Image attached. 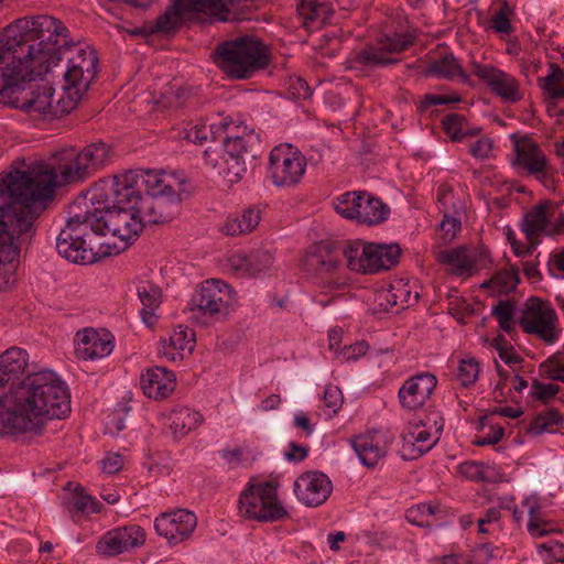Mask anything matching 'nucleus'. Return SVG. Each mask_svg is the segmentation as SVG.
<instances>
[{
  "label": "nucleus",
  "instance_id": "603ef678",
  "mask_svg": "<svg viewBox=\"0 0 564 564\" xmlns=\"http://www.w3.org/2000/svg\"><path fill=\"white\" fill-rule=\"evenodd\" d=\"M479 371V364L475 358L463 359L458 366L457 379L464 387H469L478 379Z\"/></svg>",
  "mask_w": 564,
  "mask_h": 564
},
{
  "label": "nucleus",
  "instance_id": "0e129e2a",
  "mask_svg": "<svg viewBox=\"0 0 564 564\" xmlns=\"http://www.w3.org/2000/svg\"><path fill=\"white\" fill-rule=\"evenodd\" d=\"M102 470L109 475L118 473L123 466V458L119 454H109L101 460Z\"/></svg>",
  "mask_w": 564,
  "mask_h": 564
},
{
  "label": "nucleus",
  "instance_id": "79ce46f5",
  "mask_svg": "<svg viewBox=\"0 0 564 564\" xmlns=\"http://www.w3.org/2000/svg\"><path fill=\"white\" fill-rule=\"evenodd\" d=\"M563 415L555 409H549L536 414L527 427V434L541 435L545 432L553 433L554 426L563 423Z\"/></svg>",
  "mask_w": 564,
  "mask_h": 564
},
{
  "label": "nucleus",
  "instance_id": "f8f14e48",
  "mask_svg": "<svg viewBox=\"0 0 564 564\" xmlns=\"http://www.w3.org/2000/svg\"><path fill=\"white\" fill-rule=\"evenodd\" d=\"M444 429V419L438 412H431L425 422L421 421L402 435L399 449L403 460H414L431 451L440 440Z\"/></svg>",
  "mask_w": 564,
  "mask_h": 564
},
{
  "label": "nucleus",
  "instance_id": "680f3d73",
  "mask_svg": "<svg viewBox=\"0 0 564 564\" xmlns=\"http://www.w3.org/2000/svg\"><path fill=\"white\" fill-rule=\"evenodd\" d=\"M492 29L501 34H510L512 32L511 22L503 9H500L491 19Z\"/></svg>",
  "mask_w": 564,
  "mask_h": 564
},
{
  "label": "nucleus",
  "instance_id": "a19ab883",
  "mask_svg": "<svg viewBox=\"0 0 564 564\" xmlns=\"http://www.w3.org/2000/svg\"><path fill=\"white\" fill-rule=\"evenodd\" d=\"M183 17L180 6L175 0L169 6L165 11L160 14L152 24L148 25L150 34L163 33L170 34L175 32L180 24L181 18Z\"/></svg>",
  "mask_w": 564,
  "mask_h": 564
},
{
  "label": "nucleus",
  "instance_id": "58836bf2",
  "mask_svg": "<svg viewBox=\"0 0 564 564\" xmlns=\"http://www.w3.org/2000/svg\"><path fill=\"white\" fill-rule=\"evenodd\" d=\"M365 192H346L334 198V207L337 214L347 218L359 221Z\"/></svg>",
  "mask_w": 564,
  "mask_h": 564
},
{
  "label": "nucleus",
  "instance_id": "c9c22d12",
  "mask_svg": "<svg viewBox=\"0 0 564 564\" xmlns=\"http://www.w3.org/2000/svg\"><path fill=\"white\" fill-rule=\"evenodd\" d=\"M65 505L73 517L99 513L104 508L102 503L95 497L87 495L80 485L77 486L74 496Z\"/></svg>",
  "mask_w": 564,
  "mask_h": 564
},
{
  "label": "nucleus",
  "instance_id": "20e7f679",
  "mask_svg": "<svg viewBox=\"0 0 564 564\" xmlns=\"http://www.w3.org/2000/svg\"><path fill=\"white\" fill-rule=\"evenodd\" d=\"M69 412L68 388L57 373L33 372L0 395V435L35 431L39 419H62Z\"/></svg>",
  "mask_w": 564,
  "mask_h": 564
},
{
  "label": "nucleus",
  "instance_id": "338daca9",
  "mask_svg": "<svg viewBox=\"0 0 564 564\" xmlns=\"http://www.w3.org/2000/svg\"><path fill=\"white\" fill-rule=\"evenodd\" d=\"M289 447H290V451L285 453V459L289 462H295V463L302 462L306 458V456L308 454L307 446H303V445L296 444L294 442H291Z\"/></svg>",
  "mask_w": 564,
  "mask_h": 564
},
{
  "label": "nucleus",
  "instance_id": "4c0bfd02",
  "mask_svg": "<svg viewBox=\"0 0 564 564\" xmlns=\"http://www.w3.org/2000/svg\"><path fill=\"white\" fill-rule=\"evenodd\" d=\"M390 207L381 198L366 194L359 223L365 225H378L388 219Z\"/></svg>",
  "mask_w": 564,
  "mask_h": 564
},
{
  "label": "nucleus",
  "instance_id": "423d86ee",
  "mask_svg": "<svg viewBox=\"0 0 564 564\" xmlns=\"http://www.w3.org/2000/svg\"><path fill=\"white\" fill-rule=\"evenodd\" d=\"M226 131L223 139V154L219 156L216 149L207 148L204 151L206 164L218 169L231 183L240 181L247 172V162H253L261 154V139L253 129L236 126L237 132L231 130V123H219Z\"/></svg>",
  "mask_w": 564,
  "mask_h": 564
},
{
  "label": "nucleus",
  "instance_id": "a211bd4d",
  "mask_svg": "<svg viewBox=\"0 0 564 564\" xmlns=\"http://www.w3.org/2000/svg\"><path fill=\"white\" fill-rule=\"evenodd\" d=\"M471 70L502 101L517 104L523 98L519 80L505 70L478 62L471 64Z\"/></svg>",
  "mask_w": 564,
  "mask_h": 564
},
{
  "label": "nucleus",
  "instance_id": "3c124183",
  "mask_svg": "<svg viewBox=\"0 0 564 564\" xmlns=\"http://www.w3.org/2000/svg\"><path fill=\"white\" fill-rule=\"evenodd\" d=\"M323 406L326 410L327 417H333L338 413L343 405V394L338 387L326 386L323 393Z\"/></svg>",
  "mask_w": 564,
  "mask_h": 564
},
{
  "label": "nucleus",
  "instance_id": "aec40b11",
  "mask_svg": "<svg viewBox=\"0 0 564 564\" xmlns=\"http://www.w3.org/2000/svg\"><path fill=\"white\" fill-rule=\"evenodd\" d=\"M145 538V531L139 524H126L102 534L96 544V551L100 555L116 556L140 547Z\"/></svg>",
  "mask_w": 564,
  "mask_h": 564
},
{
  "label": "nucleus",
  "instance_id": "5701e85b",
  "mask_svg": "<svg viewBox=\"0 0 564 564\" xmlns=\"http://www.w3.org/2000/svg\"><path fill=\"white\" fill-rule=\"evenodd\" d=\"M293 490L301 503L314 508L322 506L328 499L333 491V484L326 474L312 470L296 478Z\"/></svg>",
  "mask_w": 564,
  "mask_h": 564
},
{
  "label": "nucleus",
  "instance_id": "8fccbe9b",
  "mask_svg": "<svg viewBox=\"0 0 564 564\" xmlns=\"http://www.w3.org/2000/svg\"><path fill=\"white\" fill-rule=\"evenodd\" d=\"M460 101H462L460 96H458L456 94H452V95L426 94L416 104V110L420 113H426L432 107L441 106V105L457 104Z\"/></svg>",
  "mask_w": 564,
  "mask_h": 564
},
{
  "label": "nucleus",
  "instance_id": "4468645a",
  "mask_svg": "<svg viewBox=\"0 0 564 564\" xmlns=\"http://www.w3.org/2000/svg\"><path fill=\"white\" fill-rule=\"evenodd\" d=\"M557 315L546 302L536 300L532 302L519 318V325L524 333L535 335L547 345L554 344L561 334L556 327Z\"/></svg>",
  "mask_w": 564,
  "mask_h": 564
},
{
  "label": "nucleus",
  "instance_id": "72a5a7b5",
  "mask_svg": "<svg viewBox=\"0 0 564 564\" xmlns=\"http://www.w3.org/2000/svg\"><path fill=\"white\" fill-rule=\"evenodd\" d=\"M538 85L549 104L564 99V70L557 64L549 65V74L545 77H539Z\"/></svg>",
  "mask_w": 564,
  "mask_h": 564
},
{
  "label": "nucleus",
  "instance_id": "a18cd8bd",
  "mask_svg": "<svg viewBox=\"0 0 564 564\" xmlns=\"http://www.w3.org/2000/svg\"><path fill=\"white\" fill-rule=\"evenodd\" d=\"M216 123H197L186 128L183 131L182 138L196 144H204L208 141H215L216 137Z\"/></svg>",
  "mask_w": 564,
  "mask_h": 564
},
{
  "label": "nucleus",
  "instance_id": "2eb2a0df",
  "mask_svg": "<svg viewBox=\"0 0 564 564\" xmlns=\"http://www.w3.org/2000/svg\"><path fill=\"white\" fill-rule=\"evenodd\" d=\"M307 264L314 271L315 283L326 291L343 290L346 282L337 275L341 268V257L335 241L318 247V253L308 258Z\"/></svg>",
  "mask_w": 564,
  "mask_h": 564
},
{
  "label": "nucleus",
  "instance_id": "e433bc0d",
  "mask_svg": "<svg viewBox=\"0 0 564 564\" xmlns=\"http://www.w3.org/2000/svg\"><path fill=\"white\" fill-rule=\"evenodd\" d=\"M259 221L260 212L254 208H248L239 216H229L223 230L228 236H239L251 232L258 226Z\"/></svg>",
  "mask_w": 564,
  "mask_h": 564
},
{
  "label": "nucleus",
  "instance_id": "cd10ccee",
  "mask_svg": "<svg viewBox=\"0 0 564 564\" xmlns=\"http://www.w3.org/2000/svg\"><path fill=\"white\" fill-rule=\"evenodd\" d=\"M295 7L303 28L308 31L318 30L330 23L335 13L333 4L328 1L296 0Z\"/></svg>",
  "mask_w": 564,
  "mask_h": 564
},
{
  "label": "nucleus",
  "instance_id": "5fc2aeb1",
  "mask_svg": "<svg viewBox=\"0 0 564 564\" xmlns=\"http://www.w3.org/2000/svg\"><path fill=\"white\" fill-rule=\"evenodd\" d=\"M458 471L466 479L471 481H487L485 465L481 462L468 460L458 465Z\"/></svg>",
  "mask_w": 564,
  "mask_h": 564
},
{
  "label": "nucleus",
  "instance_id": "09e8293b",
  "mask_svg": "<svg viewBox=\"0 0 564 564\" xmlns=\"http://www.w3.org/2000/svg\"><path fill=\"white\" fill-rule=\"evenodd\" d=\"M513 312L514 305L509 301H499L491 310L501 329L508 334L513 329Z\"/></svg>",
  "mask_w": 564,
  "mask_h": 564
},
{
  "label": "nucleus",
  "instance_id": "0eeeda50",
  "mask_svg": "<svg viewBox=\"0 0 564 564\" xmlns=\"http://www.w3.org/2000/svg\"><path fill=\"white\" fill-rule=\"evenodd\" d=\"M270 47L258 36L241 34L215 48V62L227 77L245 80L254 77L271 64Z\"/></svg>",
  "mask_w": 564,
  "mask_h": 564
},
{
  "label": "nucleus",
  "instance_id": "e2e57ef3",
  "mask_svg": "<svg viewBox=\"0 0 564 564\" xmlns=\"http://www.w3.org/2000/svg\"><path fill=\"white\" fill-rule=\"evenodd\" d=\"M505 435V429L502 426H491L490 431L485 434L481 438L475 441L477 446L495 445L501 441Z\"/></svg>",
  "mask_w": 564,
  "mask_h": 564
},
{
  "label": "nucleus",
  "instance_id": "4d7b16f0",
  "mask_svg": "<svg viewBox=\"0 0 564 564\" xmlns=\"http://www.w3.org/2000/svg\"><path fill=\"white\" fill-rule=\"evenodd\" d=\"M560 391V386L554 383H543L536 379L533 380L531 386V395L542 402L553 399Z\"/></svg>",
  "mask_w": 564,
  "mask_h": 564
},
{
  "label": "nucleus",
  "instance_id": "49530a36",
  "mask_svg": "<svg viewBox=\"0 0 564 564\" xmlns=\"http://www.w3.org/2000/svg\"><path fill=\"white\" fill-rule=\"evenodd\" d=\"M544 376L553 381L564 383V351H556L540 366Z\"/></svg>",
  "mask_w": 564,
  "mask_h": 564
},
{
  "label": "nucleus",
  "instance_id": "b1692460",
  "mask_svg": "<svg viewBox=\"0 0 564 564\" xmlns=\"http://www.w3.org/2000/svg\"><path fill=\"white\" fill-rule=\"evenodd\" d=\"M115 348L113 335L106 330L85 328L77 332L75 354L80 360H96L109 356Z\"/></svg>",
  "mask_w": 564,
  "mask_h": 564
},
{
  "label": "nucleus",
  "instance_id": "774afa93",
  "mask_svg": "<svg viewBox=\"0 0 564 564\" xmlns=\"http://www.w3.org/2000/svg\"><path fill=\"white\" fill-rule=\"evenodd\" d=\"M498 356L508 366L520 364L523 360L511 345H508L503 349H499Z\"/></svg>",
  "mask_w": 564,
  "mask_h": 564
},
{
  "label": "nucleus",
  "instance_id": "7c9ffc66",
  "mask_svg": "<svg viewBox=\"0 0 564 564\" xmlns=\"http://www.w3.org/2000/svg\"><path fill=\"white\" fill-rule=\"evenodd\" d=\"M424 73L430 77L448 80H453L456 77H459L463 83H468L469 80L468 74L465 73L453 53L430 61Z\"/></svg>",
  "mask_w": 564,
  "mask_h": 564
},
{
  "label": "nucleus",
  "instance_id": "f3484780",
  "mask_svg": "<svg viewBox=\"0 0 564 564\" xmlns=\"http://www.w3.org/2000/svg\"><path fill=\"white\" fill-rule=\"evenodd\" d=\"M394 440L395 436L390 430L377 429L356 435L349 442L360 463L373 468L387 456Z\"/></svg>",
  "mask_w": 564,
  "mask_h": 564
},
{
  "label": "nucleus",
  "instance_id": "393cba45",
  "mask_svg": "<svg viewBox=\"0 0 564 564\" xmlns=\"http://www.w3.org/2000/svg\"><path fill=\"white\" fill-rule=\"evenodd\" d=\"M182 14L204 13L212 21H228L229 14L247 7L248 0H175Z\"/></svg>",
  "mask_w": 564,
  "mask_h": 564
},
{
  "label": "nucleus",
  "instance_id": "9d476101",
  "mask_svg": "<svg viewBox=\"0 0 564 564\" xmlns=\"http://www.w3.org/2000/svg\"><path fill=\"white\" fill-rule=\"evenodd\" d=\"M231 289L220 280L204 281L187 303L191 318L203 326L224 321L231 311Z\"/></svg>",
  "mask_w": 564,
  "mask_h": 564
},
{
  "label": "nucleus",
  "instance_id": "2f4dec72",
  "mask_svg": "<svg viewBox=\"0 0 564 564\" xmlns=\"http://www.w3.org/2000/svg\"><path fill=\"white\" fill-rule=\"evenodd\" d=\"M138 297L142 304L140 315L143 323L148 326H152L156 323L155 311L162 303L161 289L150 282H141L137 288Z\"/></svg>",
  "mask_w": 564,
  "mask_h": 564
},
{
  "label": "nucleus",
  "instance_id": "412c9836",
  "mask_svg": "<svg viewBox=\"0 0 564 564\" xmlns=\"http://www.w3.org/2000/svg\"><path fill=\"white\" fill-rule=\"evenodd\" d=\"M436 386V376L429 371L409 377L398 390L400 406L408 412L422 409L431 399Z\"/></svg>",
  "mask_w": 564,
  "mask_h": 564
},
{
  "label": "nucleus",
  "instance_id": "f704fd0d",
  "mask_svg": "<svg viewBox=\"0 0 564 564\" xmlns=\"http://www.w3.org/2000/svg\"><path fill=\"white\" fill-rule=\"evenodd\" d=\"M29 355L26 350L19 347H11L0 356V370L8 381L14 380L22 375L28 366Z\"/></svg>",
  "mask_w": 564,
  "mask_h": 564
},
{
  "label": "nucleus",
  "instance_id": "39448f33",
  "mask_svg": "<svg viewBox=\"0 0 564 564\" xmlns=\"http://www.w3.org/2000/svg\"><path fill=\"white\" fill-rule=\"evenodd\" d=\"M192 189V183L184 173L156 170L148 180V191L139 207L143 223L160 225L171 221Z\"/></svg>",
  "mask_w": 564,
  "mask_h": 564
},
{
  "label": "nucleus",
  "instance_id": "bf43d9fd",
  "mask_svg": "<svg viewBox=\"0 0 564 564\" xmlns=\"http://www.w3.org/2000/svg\"><path fill=\"white\" fill-rule=\"evenodd\" d=\"M547 271L554 278L564 279V248L551 253L547 261Z\"/></svg>",
  "mask_w": 564,
  "mask_h": 564
},
{
  "label": "nucleus",
  "instance_id": "ddd939ff",
  "mask_svg": "<svg viewBox=\"0 0 564 564\" xmlns=\"http://www.w3.org/2000/svg\"><path fill=\"white\" fill-rule=\"evenodd\" d=\"M413 40L408 34L395 33L391 36L380 37L376 46H367L357 52L351 63L354 68L366 67L369 69L388 67L400 62L395 57L389 56L390 53H401L408 50Z\"/></svg>",
  "mask_w": 564,
  "mask_h": 564
},
{
  "label": "nucleus",
  "instance_id": "7ed1b4c3",
  "mask_svg": "<svg viewBox=\"0 0 564 564\" xmlns=\"http://www.w3.org/2000/svg\"><path fill=\"white\" fill-rule=\"evenodd\" d=\"M143 227L139 208L132 205L94 210L90 204L75 202L66 225L56 237V250L69 262L94 263L99 259L94 243L97 236L111 234L127 246L135 240Z\"/></svg>",
  "mask_w": 564,
  "mask_h": 564
},
{
  "label": "nucleus",
  "instance_id": "c85d7f7f",
  "mask_svg": "<svg viewBox=\"0 0 564 564\" xmlns=\"http://www.w3.org/2000/svg\"><path fill=\"white\" fill-rule=\"evenodd\" d=\"M400 256L401 248L397 243L379 245L369 242L367 274L391 269L399 262Z\"/></svg>",
  "mask_w": 564,
  "mask_h": 564
},
{
  "label": "nucleus",
  "instance_id": "864d4df0",
  "mask_svg": "<svg viewBox=\"0 0 564 564\" xmlns=\"http://www.w3.org/2000/svg\"><path fill=\"white\" fill-rule=\"evenodd\" d=\"M523 506L528 507L530 520L528 522L527 529L528 532L534 538H542L547 534V531L541 529V520L536 517L538 510H540V506L536 500L527 498L523 501Z\"/></svg>",
  "mask_w": 564,
  "mask_h": 564
},
{
  "label": "nucleus",
  "instance_id": "de8ad7c7",
  "mask_svg": "<svg viewBox=\"0 0 564 564\" xmlns=\"http://www.w3.org/2000/svg\"><path fill=\"white\" fill-rule=\"evenodd\" d=\"M465 122L466 118L463 115L449 113L442 119V128L452 141L460 142L465 138Z\"/></svg>",
  "mask_w": 564,
  "mask_h": 564
},
{
  "label": "nucleus",
  "instance_id": "6e6d98bb",
  "mask_svg": "<svg viewBox=\"0 0 564 564\" xmlns=\"http://www.w3.org/2000/svg\"><path fill=\"white\" fill-rule=\"evenodd\" d=\"M369 349V345L365 340L356 341L354 344L345 345L338 350L337 358L341 361H355L365 356Z\"/></svg>",
  "mask_w": 564,
  "mask_h": 564
},
{
  "label": "nucleus",
  "instance_id": "a878e982",
  "mask_svg": "<svg viewBox=\"0 0 564 564\" xmlns=\"http://www.w3.org/2000/svg\"><path fill=\"white\" fill-rule=\"evenodd\" d=\"M140 381L144 394L155 400L169 397L176 386L174 373L159 366L147 369Z\"/></svg>",
  "mask_w": 564,
  "mask_h": 564
},
{
  "label": "nucleus",
  "instance_id": "4be33fe9",
  "mask_svg": "<svg viewBox=\"0 0 564 564\" xmlns=\"http://www.w3.org/2000/svg\"><path fill=\"white\" fill-rule=\"evenodd\" d=\"M436 260L449 268V272L457 276H469L474 271L488 267L491 262L485 249L470 251L465 246L441 250Z\"/></svg>",
  "mask_w": 564,
  "mask_h": 564
},
{
  "label": "nucleus",
  "instance_id": "f03ea898",
  "mask_svg": "<svg viewBox=\"0 0 564 564\" xmlns=\"http://www.w3.org/2000/svg\"><path fill=\"white\" fill-rule=\"evenodd\" d=\"M112 150L104 141L93 142L69 153L57 167L40 166L33 174L10 171L0 178V291L17 282L21 242L30 241L36 214L33 205L54 196L57 187L86 181L111 160Z\"/></svg>",
  "mask_w": 564,
  "mask_h": 564
},
{
  "label": "nucleus",
  "instance_id": "473e14b6",
  "mask_svg": "<svg viewBox=\"0 0 564 564\" xmlns=\"http://www.w3.org/2000/svg\"><path fill=\"white\" fill-rule=\"evenodd\" d=\"M203 422V415L188 406H175L170 414V429L180 438L195 430Z\"/></svg>",
  "mask_w": 564,
  "mask_h": 564
},
{
  "label": "nucleus",
  "instance_id": "13d9d810",
  "mask_svg": "<svg viewBox=\"0 0 564 564\" xmlns=\"http://www.w3.org/2000/svg\"><path fill=\"white\" fill-rule=\"evenodd\" d=\"M289 93L295 99H308L313 91L305 79L301 77L290 78Z\"/></svg>",
  "mask_w": 564,
  "mask_h": 564
},
{
  "label": "nucleus",
  "instance_id": "c756f323",
  "mask_svg": "<svg viewBox=\"0 0 564 564\" xmlns=\"http://www.w3.org/2000/svg\"><path fill=\"white\" fill-rule=\"evenodd\" d=\"M369 242L360 239L335 241L340 257L345 259L348 270L361 274H367Z\"/></svg>",
  "mask_w": 564,
  "mask_h": 564
},
{
  "label": "nucleus",
  "instance_id": "c03bdc74",
  "mask_svg": "<svg viewBox=\"0 0 564 564\" xmlns=\"http://www.w3.org/2000/svg\"><path fill=\"white\" fill-rule=\"evenodd\" d=\"M441 512L436 505L430 502H421L415 507L406 510L405 519L409 523L419 528H431L433 523L430 521L431 514Z\"/></svg>",
  "mask_w": 564,
  "mask_h": 564
},
{
  "label": "nucleus",
  "instance_id": "6e6552de",
  "mask_svg": "<svg viewBox=\"0 0 564 564\" xmlns=\"http://www.w3.org/2000/svg\"><path fill=\"white\" fill-rule=\"evenodd\" d=\"M156 170H128L111 177L99 180L79 199L82 204H90L94 210L110 207L139 208L148 191V180Z\"/></svg>",
  "mask_w": 564,
  "mask_h": 564
},
{
  "label": "nucleus",
  "instance_id": "37998d69",
  "mask_svg": "<svg viewBox=\"0 0 564 564\" xmlns=\"http://www.w3.org/2000/svg\"><path fill=\"white\" fill-rule=\"evenodd\" d=\"M520 283L519 270L516 267H510L506 270L498 271L490 280L482 283V288L494 284L498 292L510 293L516 290Z\"/></svg>",
  "mask_w": 564,
  "mask_h": 564
},
{
  "label": "nucleus",
  "instance_id": "bb28decb",
  "mask_svg": "<svg viewBox=\"0 0 564 564\" xmlns=\"http://www.w3.org/2000/svg\"><path fill=\"white\" fill-rule=\"evenodd\" d=\"M195 347V333L184 325H177L169 338L161 340L160 352L170 361L183 360Z\"/></svg>",
  "mask_w": 564,
  "mask_h": 564
},
{
  "label": "nucleus",
  "instance_id": "dca6fc26",
  "mask_svg": "<svg viewBox=\"0 0 564 564\" xmlns=\"http://www.w3.org/2000/svg\"><path fill=\"white\" fill-rule=\"evenodd\" d=\"M196 527V514L186 509L163 512L154 519L155 532L164 538L170 546L189 540Z\"/></svg>",
  "mask_w": 564,
  "mask_h": 564
},
{
  "label": "nucleus",
  "instance_id": "052dcab7",
  "mask_svg": "<svg viewBox=\"0 0 564 564\" xmlns=\"http://www.w3.org/2000/svg\"><path fill=\"white\" fill-rule=\"evenodd\" d=\"M492 150V141L489 138H480L470 145L469 153L475 159L485 160L489 158Z\"/></svg>",
  "mask_w": 564,
  "mask_h": 564
},
{
  "label": "nucleus",
  "instance_id": "9b49d317",
  "mask_svg": "<svg viewBox=\"0 0 564 564\" xmlns=\"http://www.w3.org/2000/svg\"><path fill=\"white\" fill-rule=\"evenodd\" d=\"M306 165V159L297 148L281 143L270 151L267 176L276 187H292L303 178Z\"/></svg>",
  "mask_w": 564,
  "mask_h": 564
},
{
  "label": "nucleus",
  "instance_id": "f257e3e1",
  "mask_svg": "<svg viewBox=\"0 0 564 564\" xmlns=\"http://www.w3.org/2000/svg\"><path fill=\"white\" fill-rule=\"evenodd\" d=\"M98 56L52 15L23 17L0 33V104L61 118L97 75Z\"/></svg>",
  "mask_w": 564,
  "mask_h": 564
},
{
  "label": "nucleus",
  "instance_id": "69168bd1",
  "mask_svg": "<svg viewBox=\"0 0 564 564\" xmlns=\"http://www.w3.org/2000/svg\"><path fill=\"white\" fill-rule=\"evenodd\" d=\"M460 220L449 216L447 214L444 215L443 220L440 225L441 230L445 232L446 238L453 239L457 232V230L460 229Z\"/></svg>",
  "mask_w": 564,
  "mask_h": 564
},
{
  "label": "nucleus",
  "instance_id": "1a4fd4ad",
  "mask_svg": "<svg viewBox=\"0 0 564 564\" xmlns=\"http://www.w3.org/2000/svg\"><path fill=\"white\" fill-rule=\"evenodd\" d=\"M238 509L245 519L260 523L280 522L290 517L279 497V484L273 480L248 484L239 496Z\"/></svg>",
  "mask_w": 564,
  "mask_h": 564
},
{
  "label": "nucleus",
  "instance_id": "6ab92c4d",
  "mask_svg": "<svg viewBox=\"0 0 564 564\" xmlns=\"http://www.w3.org/2000/svg\"><path fill=\"white\" fill-rule=\"evenodd\" d=\"M513 167L544 181L552 174V167L542 148L530 138H521L513 145Z\"/></svg>",
  "mask_w": 564,
  "mask_h": 564
},
{
  "label": "nucleus",
  "instance_id": "ea45409f",
  "mask_svg": "<svg viewBox=\"0 0 564 564\" xmlns=\"http://www.w3.org/2000/svg\"><path fill=\"white\" fill-rule=\"evenodd\" d=\"M550 223L551 220L547 217L546 207L538 205L524 215L522 231L529 239L538 234L549 235Z\"/></svg>",
  "mask_w": 564,
  "mask_h": 564
}]
</instances>
